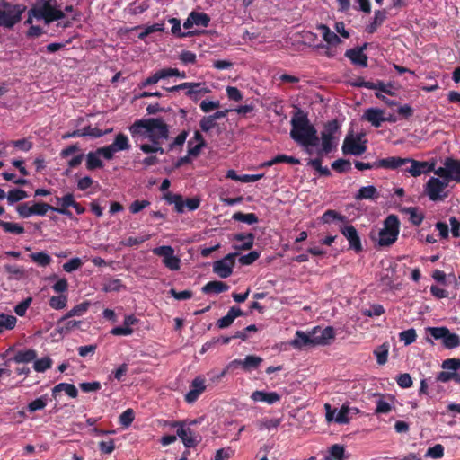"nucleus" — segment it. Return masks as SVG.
Instances as JSON below:
<instances>
[{
    "label": "nucleus",
    "instance_id": "nucleus-45",
    "mask_svg": "<svg viewBox=\"0 0 460 460\" xmlns=\"http://www.w3.org/2000/svg\"><path fill=\"white\" fill-rule=\"evenodd\" d=\"M7 198L8 203L10 205H13L15 202H18L20 200H22L28 197L26 191L20 190V189H13L10 190L7 195L5 196Z\"/></svg>",
    "mask_w": 460,
    "mask_h": 460
},
{
    "label": "nucleus",
    "instance_id": "nucleus-48",
    "mask_svg": "<svg viewBox=\"0 0 460 460\" xmlns=\"http://www.w3.org/2000/svg\"><path fill=\"white\" fill-rule=\"evenodd\" d=\"M169 22L172 24V32L177 37H188L193 35V32L188 31V32H182L181 31V21L177 18H170Z\"/></svg>",
    "mask_w": 460,
    "mask_h": 460
},
{
    "label": "nucleus",
    "instance_id": "nucleus-28",
    "mask_svg": "<svg viewBox=\"0 0 460 460\" xmlns=\"http://www.w3.org/2000/svg\"><path fill=\"white\" fill-rule=\"evenodd\" d=\"M317 30L321 31L323 39L329 46H337L341 43V38L330 30L325 24L317 25Z\"/></svg>",
    "mask_w": 460,
    "mask_h": 460
},
{
    "label": "nucleus",
    "instance_id": "nucleus-22",
    "mask_svg": "<svg viewBox=\"0 0 460 460\" xmlns=\"http://www.w3.org/2000/svg\"><path fill=\"white\" fill-rule=\"evenodd\" d=\"M251 399L254 402H266L271 405L280 400V395L277 392L256 390L251 394Z\"/></svg>",
    "mask_w": 460,
    "mask_h": 460
},
{
    "label": "nucleus",
    "instance_id": "nucleus-5",
    "mask_svg": "<svg viewBox=\"0 0 460 460\" xmlns=\"http://www.w3.org/2000/svg\"><path fill=\"white\" fill-rule=\"evenodd\" d=\"M399 234V220L396 216L390 215L384 222V227L377 233L376 242L379 246H390L397 240Z\"/></svg>",
    "mask_w": 460,
    "mask_h": 460
},
{
    "label": "nucleus",
    "instance_id": "nucleus-10",
    "mask_svg": "<svg viewBox=\"0 0 460 460\" xmlns=\"http://www.w3.org/2000/svg\"><path fill=\"white\" fill-rule=\"evenodd\" d=\"M131 145L128 136L123 133H119L115 136V138L111 145L101 147V152L105 159L111 160L114 157L115 153L128 151Z\"/></svg>",
    "mask_w": 460,
    "mask_h": 460
},
{
    "label": "nucleus",
    "instance_id": "nucleus-21",
    "mask_svg": "<svg viewBox=\"0 0 460 460\" xmlns=\"http://www.w3.org/2000/svg\"><path fill=\"white\" fill-rule=\"evenodd\" d=\"M78 151L79 147L77 145H71L68 147L62 150L61 156L62 158L66 159V163L69 165V167H76L82 163L84 158L83 154L78 153L75 155L72 158H69L70 155L75 154Z\"/></svg>",
    "mask_w": 460,
    "mask_h": 460
},
{
    "label": "nucleus",
    "instance_id": "nucleus-14",
    "mask_svg": "<svg viewBox=\"0 0 460 460\" xmlns=\"http://www.w3.org/2000/svg\"><path fill=\"white\" fill-rule=\"evenodd\" d=\"M185 94L192 101H199L203 95L211 92L205 82H187Z\"/></svg>",
    "mask_w": 460,
    "mask_h": 460
},
{
    "label": "nucleus",
    "instance_id": "nucleus-61",
    "mask_svg": "<svg viewBox=\"0 0 460 460\" xmlns=\"http://www.w3.org/2000/svg\"><path fill=\"white\" fill-rule=\"evenodd\" d=\"M9 144L24 152H28L32 148V143L27 140L26 138L13 140L11 141Z\"/></svg>",
    "mask_w": 460,
    "mask_h": 460
},
{
    "label": "nucleus",
    "instance_id": "nucleus-56",
    "mask_svg": "<svg viewBox=\"0 0 460 460\" xmlns=\"http://www.w3.org/2000/svg\"><path fill=\"white\" fill-rule=\"evenodd\" d=\"M321 219L323 223L329 224L336 219L343 221L345 217L339 215L335 210H327L323 213Z\"/></svg>",
    "mask_w": 460,
    "mask_h": 460
},
{
    "label": "nucleus",
    "instance_id": "nucleus-19",
    "mask_svg": "<svg viewBox=\"0 0 460 460\" xmlns=\"http://www.w3.org/2000/svg\"><path fill=\"white\" fill-rule=\"evenodd\" d=\"M341 234L349 241V247L358 252L362 250L361 241L358 231L353 226H346L341 229Z\"/></svg>",
    "mask_w": 460,
    "mask_h": 460
},
{
    "label": "nucleus",
    "instance_id": "nucleus-20",
    "mask_svg": "<svg viewBox=\"0 0 460 460\" xmlns=\"http://www.w3.org/2000/svg\"><path fill=\"white\" fill-rule=\"evenodd\" d=\"M362 119L373 127L379 128L385 122V111L379 108H368L364 111Z\"/></svg>",
    "mask_w": 460,
    "mask_h": 460
},
{
    "label": "nucleus",
    "instance_id": "nucleus-30",
    "mask_svg": "<svg viewBox=\"0 0 460 460\" xmlns=\"http://www.w3.org/2000/svg\"><path fill=\"white\" fill-rule=\"evenodd\" d=\"M229 286L222 281H209L203 288L202 292L205 294H219L228 290Z\"/></svg>",
    "mask_w": 460,
    "mask_h": 460
},
{
    "label": "nucleus",
    "instance_id": "nucleus-49",
    "mask_svg": "<svg viewBox=\"0 0 460 460\" xmlns=\"http://www.w3.org/2000/svg\"><path fill=\"white\" fill-rule=\"evenodd\" d=\"M350 408L347 404H343L335 416V422L338 424H347L349 422V413Z\"/></svg>",
    "mask_w": 460,
    "mask_h": 460
},
{
    "label": "nucleus",
    "instance_id": "nucleus-41",
    "mask_svg": "<svg viewBox=\"0 0 460 460\" xmlns=\"http://www.w3.org/2000/svg\"><path fill=\"white\" fill-rule=\"evenodd\" d=\"M191 20L195 26L208 27L210 22V17L205 13L191 12Z\"/></svg>",
    "mask_w": 460,
    "mask_h": 460
},
{
    "label": "nucleus",
    "instance_id": "nucleus-18",
    "mask_svg": "<svg viewBox=\"0 0 460 460\" xmlns=\"http://www.w3.org/2000/svg\"><path fill=\"white\" fill-rule=\"evenodd\" d=\"M366 146L353 136H347L342 145V152L345 155H360L366 151Z\"/></svg>",
    "mask_w": 460,
    "mask_h": 460
},
{
    "label": "nucleus",
    "instance_id": "nucleus-42",
    "mask_svg": "<svg viewBox=\"0 0 460 460\" xmlns=\"http://www.w3.org/2000/svg\"><path fill=\"white\" fill-rule=\"evenodd\" d=\"M232 218L234 221L243 222L248 225H253L258 222V217L254 213L244 214L243 212H235Z\"/></svg>",
    "mask_w": 460,
    "mask_h": 460
},
{
    "label": "nucleus",
    "instance_id": "nucleus-15",
    "mask_svg": "<svg viewBox=\"0 0 460 460\" xmlns=\"http://www.w3.org/2000/svg\"><path fill=\"white\" fill-rule=\"evenodd\" d=\"M289 345L296 349L314 347L312 330L308 332L296 331L295 338L289 341Z\"/></svg>",
    "mask_w": 460,
    "mask_h": 460
},
{
    "label": "nucleus",
    "instance_id": "nucleus-31",
    "mask_svg": "<svg viewBox=\"0 0 460 460\" xmlns=\"http://www.w3.org/2000/svg\"><path fill=\"white\" fill-rule=\"evenodd\" d=\"M376 198H378V192L376 188L373 185L361 187L355 195V199L358 200L374 199Z\"/></svg>",
    "mask_w": 460,
    "mask_h": 460
},
{
    "label": "nucleus",
    "instance_id": "nucleus-3",
    "mask_svg": "<svg viewBox=\"0 0 460 460\" xmlns=\"http://www.w3.org/2000/svg\"><path fill=\"white\" fill-rule=\"evenodd\" d=\"M321 148L316 154L319 156L327 155L336 149L339 144V124L336 120L329 121L321 132Z\"/></svg>",
    "mask_w": 460,
    "mask_h": 460
},
{
    "label": "nucleus",
    "instance_id": "nucleus-34",
    "mask_svg": "<svg viewBox=\"0 0 460 460\" xmlns=\"http://www.w3.org/2000/svg\"><path fill=\"white\" fill-rule=\"evenodd\" d=\"M90 302H83L71 309L66 316L59 319V323L66 322L69 317L83 315L89 308Z\"/></svg>",
    "mask_w": 460,
    "mask_h": 460
},
{
    "label": "nucleus",
    "instance_id": "nucleus-50",
    "mask_svg": "<svg viewBox=\"0 0 460 460\" xmlns=\"http://www.w3.org/2000/svg\"><path fill=\"white\" fill-rule=\"evenodd\" d=\"M52 360L49 357H43L40 359H35L33 368L37 372H44L51 367Z\"/></svg>",
    "mask_w": 460,
    "mask_h": 460
},
{
    "label": "nucleus",
    "instance_id": "nucleus-51",
    "mask_svg": "<svg viewBox=\"0 0 460 460\" xmlns=\"http://www.w3.org/2000/svg\"><path fill=\"white\" fill-rule=\"evenodd\" d=\"M444 456V447L441 444H436L435 446L429 447L425 456L432 459H439Z\"/></svg>",
    "mask_w": 460,
    "mask_h": 460
},
{
    "label": "nucleus",
    "instance_id": "nucleus-12",
    "mask_svg": "<svg viewBox=\"0 0 460 460\" xmlns=\"http://www.w3.org/2000/svg\"><path fill=\"white\" fill-rule=\"evenodd\" d=\"M237 252L226 255L223 259L213 263V271L222 279L228 278L233 273Z\"/></svg>",
    "mask_w": 460,
    "mask_h": 460
},
{
    "label": "nucleus",
    "instance_id": "nucleus-52",
    "mask_svg": "<svg viewBox=\"0 0 460 460\" xmlns=\"http://www.w3.org/2000/svg\"><path fill=\"white\" fill-rule=\"evenodd\" d=\"M166 199L170 204H173L175 206V209L178 213H182L184 211V200L181 195L170 194L166 196Z\"/></svg>",
    "mask_w": 460,
    "mask_h": 460
},
{
    "label": "nucleus",
    "instance_id": "nucleus-23",
    "mask_svg": "<svg viewBox=\"0 0 460 460\" xmlns=\"http://www.w3.org/2000/svg\"><path fill=\"white\" fill-rule=\"evenodd\" d=\"M262 362V358L258 356L249 355L243 359H234L230 363V366H241L243 370L251 371L256 369Z\"/></svg>",
    "mask_w": 460,
    "mask_h": 460
},
{
    "label": "nucleus",
    "instance_id": "nucleus-39",
    "mask_svg": "<svg viewBox=\"0 0 460 460\" xmlns=\"http://www.w3.org/2000/svg\"><path fill=\"white\" fill-rule=\"evenodd\" d=\"M389 345L383 343L374 350V355L379 365H385L388 358Z\"/></svg>",
    "mask_w": 460,
    "mask_h": 460
},
{
    "label": "nucleus",
    "instance_id": "nucleus-46",
    "mask_svg": "<svg viewBox=\"0 0 460 460\" xmlns=\"http://www.w3.org/2000/svg\"><path fill=\"white\" fill-rule=\"evenodd\" d=\"M417 339L416 331L413 328L402 331L399 333V340L402 341L404 345L408 346L413 343Z\"/></svg>",
    "mask_w": 460,
    "mask_h": 460
},
{
    "label": "nucleus",
    "instance_id": "nucleus-55",
    "mask_svg": "<svg viewBox=\"0 0 460 460\" xmlns=\"http://www.w3.org/2000/svg\"><path fill=\"white\" fill-rule=\"evenodd\" d=\"M350 162L345 159H338L332 164V168L339 172H344L349 171L350 169Z\"/></svg>",
    "mask_w": 460,
    "mask_h": 460
},
{
    "label": "nucleus",
    "instance_id": "nucleus-24",
    "mask_svg": "<svg viewBox=\"0 0 460 460\" xmlns=\"http://www.w3.org/2000/svg\"><path fill=\"white\" fill-rule=\"evenodd\" d=\"M112 131V128L107 129L105 131H102L97 128L85 127L83 130H75L72 133L64 134L62 136L63 138L74 137H84L90 136L93 137H100L103 135L110 133Z\"/></svg>",
    "mask_w": 460,
    "mask_h": 460
},
{
    "label": "nucleus",
    "instance_id": "nucleus-44",
    "mask_svg": "<svg viewBox=\"0 0 460 460\" xmlns=\"http://www.w3.org/2000/svg\"><path fill=\"white\" fill-rule=\"evenodd\" d=\"M60 201L61 207L59 208V214H64L71 217V212L68 210L69 207H73L75 201L72 194L65 195Z\"/></svg>",
    "mask_w": 460,
    "mask_h": 460
},
{
    "label": "nucleus",
    "instance_id": "nucleus-27",
    "mask_svg": "<svg viewBox=\"0 0 460 460\" xmlns=\"http://www.w3.org/2000/svg\"><path fill=\"white\" fill-rule=\"evenodd\" d=\"M410 161V158H401L396 156H391L384 159H380L376 162L377 167H383L387 169H397L403 165H406Z\"/></svg>",
    "mask_w": 460,
    "mask_h": 460
},
{
    "label": "nucleus",
    "instance_id": "nucleus-57",
    "mask_svg": "<svg viewBox=\"0 0 460 460\" xmlns=\"http://www.w3.org/2000/svg\"><path fill=\"white\" fill-rule=\"evenodd\" d=\"M49 209L58 211L57 208H53L47 203H35L33 204V215L44 216Z\"/></svg>",
    "mask_w": 460,
    "mask_h": 460
},
{
    "label": "nucleus",
    "instance_id": "nucleus-58",
    "mask_svg": "<svg viewBox=\"0 0 460 460\" xmlns=\"http://www.w3.org/2000/svg\"><path fill=\"white\" fill-rule=\"evenodd\" d=\"M216 120L209 115L205 116L199 122L200 128L203 132H208L216 127Z\"/></svg>",
    "mask_w": 460,
    "mask_h": 460
},
{
    "label": "nucleus",
    "instance_id": "nucleus-16",
    "mask_svg": "<svg viewBox=\"0 0 460 460\" xmlns=\"http://www.w3.org/2000/svg\"><path fill=\"white\" fill-rule=\"evenodd\" d=\"M408 164H410L411 166L405 168L404 171L413 177H418L421 174L429 173L434 170V164H429L426 161H417L410 158Z\"/></svg>",
    "mask_w": 460,
    "mask_h": 460
},
{
    "label": "nucleus",
    "instance_id": "nucleus-54",
    "mask_svg": "<svg viewBox=\"0 0 460 460\" xmlns=\"http://www.w3.org/2000/svg\"><path fill=\"white\" fill-rule=\"evenodd\" d=\"M32 303V298L31 296L23 299L18 305L14 306V312L19 316H24L28 308Z\"/></svg>",
    "mask_w": 460,
    "mask_h": 460
},
{
    "label": "nucleus",
    "instance_id": "nucleus-43",
    "mask_svg": "<svg viewBox=\"0 0 460 460\" xmlns=\"http://www.w3.org/2000/svg\"><path fill=\"white\" fill-rule=\"evenodd\" d=\"M6 272L9 274V279L20 280L25 277V270L17 265H6Z\"/></svg>",
    "mask_w": 460,
    "mask_h": 460
},
{
    "label": "nucleus",
    "instance_id": "nucleus-37",
    "mask_svg": "<svg viewBox=\"0 0 460 460\" xmlns=\"http://www.w3.org/2000/svg\"><path fill=\"white\" fill-rule=\"evenodd\" d=\"M29 257L34 263L40 267H46L52 261L51 257L43 252H32L29 255Z\"/></svg>",
    "mask_w": 460,
    "mask_h": 460
},
{
    "label": "nucleus",
    "instance_id": "nucleus-40",
    "mask_svg": "<svg viewBox=\"0 0 460 460\" xmlns=\"http://www.w3.org/2000/svg\"><path fill=\"white\" fill-rule=\"evenodd\" d=\"M0 226L4 229V232L13 234H22L24 233V228L21 225L13 222H6L0 219Z\"/></svg>",
    "mask_w": 460,
    "mask_h": 460
},
{
    "label": "nucleus",
    "instance_id": "nucleus-59",
    "mask_svg": "<svg viewBox=\"0 0 460 460\" xmlns=\"http://www.w3.org/2000/svg\"><path fill=\"white\" fill-rule=\"evenodd\" d=\"M83 265L82 260L80 258H72L67 262L63 264V269L66 272H72L75 270H78Z\"/></svg>",
    "mask_w": 460,
    "mask_h": 460
},
{
    "label": "nucleus",
    "instance_id": "nucleus-62",
    "mask_svg": "<svg viewBox=\"0 0 460 460\" xmlns=\"http://www.w3.org/2000/svg\"><path fill=\"white\" fill-rule=\"evenodd\" d=\"M134 420V411L132 409H127L119 416V422L125 427H128Z\"/></svg>",
    "mask_w": 460,
    "mask_h": 460
},
{
    "label": "nucleus",
    "instance_id": "nucleus-36",
    "mask_svg": "<svg viewBox=\"0 0 460 460\" xmlns=\"http://www.w3.org/2000/svg\"><path fill=\"white\" fill-rule=\"evenodd\" d=\"M345 448L340 444L332 445L329 450L328 455L324 457V460H343Z\"/></svg>",
    "mask_w": 460,
    "mask_h": 460
},
{
    "label": "nucleus",
    "instance_id": "nucleus-53",
    "mask_svg": "<svg viewBox=\"0 0 460 460\" xmlns=\"http://www.w3.org/2000/svg\"><path fill=\"white\" fill-rule=\"evenodd\" d=\"M441 367L449 372H457L460 370V359L447 358L442 362Z\"/></svg>",
    "mask_w": 460,
    "mask_h": 460
},
{
    "label": "nucleus",
    "instance_id": "nucleus-11",
    "mask_svg": "<svg viewBox=\"0 0 460 460\" xmlns=\"http://www.w3.org/2000/svg\"><path fill=\"white\" fill-rule=\"evenodd\" d=\"M165 425L171 428H178L177 436L181 439L186 447H194L199 442V436H197L190 427H186L185 422L165 421Z\"/></svg>",
    "mask_w": 460,
    "mask_h": 460
},
{
    "label": "nucleus",
    "instance_id": "nucleus-29",
    "mask_svg": "<svg viewBox=\"0 0 460 460\" xmlns=\"http://www.w3.org/2000/svg\"><path fill=\"white\" fill-rule=\"evenodd\" d=\"M101 156H102L101 147L98 148L95 152L88 153L86 155V168L88 170L102 168L103 166V163L101 159Z\"/></svg>",
    "mask_w": 460,
    "mask_h": 460
},
{
    "label": "nucleus",
    "instance_id": "nucleus-32",
    "mask_svg": "<svg viewBox=\"0 0 460 460\" xmlns=\"http://www.w3.org/2000/svg\"><path fill=\"white\" fill-rule=\"evenodd\" d=\"M37 358V353L33 349L19 350L13 357V361L16 363H29L34 362Z\"/></svg>",
    "mask_w": 460,
    "mask_h": 460
},
{
    "label": "nucleus",
    "instance_id": "nucleus-13",
    "mask_svg": "<svg viewBox=\"0 0 460 460\" xmlns=\"http://www.w3.org/2000/svg\"><path fill=\"white\" fill-rule=\"evenodd\" d=\"M312 332L315 346L328 345L335 337V332L332 326H328L323 329L316 326L312 329Z\"/></svg>",
    "mask_w": 460,
    "mask_h": 460
},
{
    "label": "nucleus",
    "instance_id": "nucleus-33",
    "mask_svg": "<svg viewBox=\"0 0 460 460\" xmlns=\"http://www.w3.org/2000/svg\"><path fill=\"white\" fill-rule=\"evenodd\" d=\"M449 180L460 182V160L447 158Z\"/></svg>",
    "mask_w": 460,
    "mask_h": 460
},
{
    "label": "nucleus",
    "instance_id": "nucleus-47",
    "mask_svg": "<svg viewBox=\"0 0 460 460\" xmlns=\"http://www.w3.org/2000/svg\"><path fill=\"white\" fill-rule=\"evenodd\" d=\"M280 422H281L280 419L265 418L259 421L258 428L260 430H264V429L271 430V429H277L279 426Z\"/></svg>",
    "mask_w": 460,
    "mask_h": 460
},
{
    "label": "nucleus",
    "instance_id": "nucleus-17",
    "mask_svg": "<svg viewBox=\"0 0 460 460\" xmlns=\"http://www.w3.org/2000/svg\"><path fill=\"white\" fill-rule=\"evenodd\" d=\"M206 390L205 378L197 376L190 385V391L185 394V401L192 403L198 400L199 395Z\"/></svg>",
    "mask_w": 460,
    "mask_h": 460
},
{
    "label": "nucleus",
    "instance_id": "nucleus-63",
    "mask_svg": "<svg viewBox=\"0 0 460 460\" xmlns=\"http://www.w3.org/2000/svg\"><path fill=\"white\" fill-rule=\"evenodd\" d=\"M260 257V252L252 251L248 254L243 255L239 258V262L243 265H250L253 263Z\"/></svg>",
    "mask_w": 460,
    "mask_h": 460
},
{
    "label": "nucleus",
    "instance_id": "nucleus-4",
    "mask_svg": "<svg viewBox=\"0 0 460 460\" xmlns=\"http://www.w3.org/2000/svg\"><path fill=\"white\" fill-rule=\"evenodd\" d=\"M25 10L26 6L23 4L3 2L0 5V26L8 29L13 28L21 21L22 14Z\"/></svg>",
    "mask_w": 460,
    "mask_h": 460
},
{
    "label": "nucleus",
    "instance_id": "nucleus-25",
    "mask_svg": "<svg viewBox=\"0 0 460 460\" xmlns=\"http://www.w3.org/2000/svg\"><path fill=\"white\" fill-rule=\"evenodd\" d=\"M254 234H237L233 236V241L235 242L234 248L235 250H249L253 246Z\"/></svg>",
    "mask_w": 460,
    "mask_h": 460
},
{
    "label": "nucleus",
    "instance_id": "nucleus-60",
    "mask_svg": "<svg viewBox=\"0 0 460 460\" xmlns=\"http://www.w3.org/2000/svg\"><path fill=\"white\" fill-rule=\"evenodd\" d=\"M60 392L66 393L71 398H75L78 394L76 387L67 383H59V393Z\"/></svg>",
    "mask_w": 460,
    "mask_h": 460
},
{
    "label": "nucleus",
    "instance_id": "nucleus-64",
    "mask_svg": "<svg viewBox=\"0 0 460 460\" xmlns=\"http://www.w3.org/2000/svg\"><path fill=\"white\" fill-rule=\"evenodd\" d=\"M234 454L231 447L220 448L217 450L214 457L211 460H227Z\"/></svg>",
    "mask_w": 460,
    "mask_h": 460
},
{
    "label": "nucleus",
    "instance_id": "nucleus-38",
    "mask_svg": "<svg viewBox=\"0 0 460 460\" xmlns=\"http://www.w3.org/2000/svg\"><path fill=\"white\" fill-rule=\"evenodd\" d=\"M17 319L13 315L6 314L4 313L0 314V333L4 330H12L15 327Z\"/></svg>",
    "mask_w": 460,
    "mask_h": 460
},
{
    "label": "nucleus",
    "instance_id": "nucleus-9",
    "mask_svg": "<svg viewBox=\"0 0 460 460\" xmlns=\"http://www.w3.org/2000/svg\"><path fill=\"white\" fill-rule=\"evenodd\" d=\"M153 253L161 257L163 264L170 270L176 271L181 268V259L175 255L174 249L170 245L155 247Z\"/></svg>",
    "mask_w": 460,
    "mask_h": 460
},
{
    "label": "nucleus",
    "instance_id": "nucleus-26",
    "mask_svg": "<svg viewBox=\"0 0 460 460\" xmlns=\"http://www.w3.org/2000/svg\"><path fill=\"white\" fill-rule=\"evenodd\" d=\"M364 48L360 49H350L346 50L345 57L350 59V61L362 67H366L367 66V57L364 53Z\"/></svg>",
    "mask_w": 460,
    "mask_h": 460
},
{
    "label": "nucleus",
    "instance_id": "nucleus-2",
    "mask_svg": "<svg viewBox=\"0 0 460 460\" xmlns=\"http://www.w3.org/2000/svg\"><path fill=\"white\" fill-rule=\"evenodd\" d=\"M290 137L299 146L305 148L309 155L313 154V148L319 143L317 130L308 119L307 115L298 110L291 119Z\"/></svg>",
    "mask_w": 460,
    "mask_h": 460
},
{
    "label": "nucleus",
    "instance_id": "nucleus-35",
    "mask_svg": "<svg viewBox=\"0 0 460 460\" xmlns=\"http://www.w3.org/2000/svg\"><path fill=\"white\" fill-rule=\"evenodd\" d=\"M386 18V13L384 10H378L375 12V15L373 21L367 27V31L368 33H373L376 31V29L383 23V22Z\"/></svg>",
    "mask_w": 460,
    "mask_h": 460
},
{
    "label": "nucleus",
    "instance_id": "nucleus-7",
    "mask_svg": "<svg viewBox=\"0 0 460 460\" xmlns=\"http://www.w3.org/2000/svg\"><path fill=\"white\" fill-rule=\"evenodd\" d=\"M425 331L433 339L441 340L443 346L447 349H453L460 346V337L456 333L450 332L447 327H427Z\"/></svg>",
    "mask_w": 460,
    "mask_h": 460
},
{
    "label": "nucleus",
    "instance_id": "nucleus-1",
    "mask_svg": "<svg viewBox=\"0 0 460 460\" xmlns=\"http://www.w3.org/2000/svg\"><path fill=\"white\" fill-rule=\"evenodd\" d=\"M128 129L143 153H164L162 145L169 138V127L163 119L149 118L137 119Z\"/></svg>",
    "mask_w": 460,
    "mask_h": 460
},
{
    "label": "nucleus",
    "instance_id": "nucleus-8",
    "mask_svg": "<svg viewBox=\"0 0 460 460\" xmlns=\"http://www.w3.org/2000/svg\"><path fill=\"white\" fill-rule=\"evenodd\" d=\"M448 184L447 179L431 177L424 185V192L432 201L443 200L448 196Z\"/></svg>",
    "mask_w": 460,
    "mask_h": 460
},
{
    "label": "nucleus",
    "instance_id": "nucleus-6",
    "mask_svg": "<svg viewBox=\"0 0 460 460\" xmlns=\"http://www.w3.org/2000/svg\"><path fill=\"white\" fill-rule=\"evenodd\" d=\"M33 18L44 20L46 23H49L58 20V9L51 6L48 1H42L29 11L25 24H31Z\"/></svg>",
    "mask_w": 460,
    "mask_h": 460
}]
</instances>
